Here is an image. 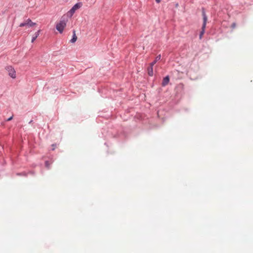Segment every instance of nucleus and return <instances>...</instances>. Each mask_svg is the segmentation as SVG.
<instances>
[{"instance_id": "5", "label": "nucleus", "mask_w": 253, "mask_h": 253, "mask_svg": "<svg viewBox=\"0 0 253 253\" xmlns=\"http://www.w3.org/2000/svg\"><path fill=\"white\" fill-rule=\"evenodd\" d=\"M169 82V76H167L163 79L162 83V85L163 86H165L166 85H167L168 84Z\"/></svg>"}, {"instance_id": "1", "label": "nucleus", "mask_w": 253, "mask_h": 253, "mask_svg": "<svg viewBox=\"0 0 253 253\" xmlns=\"http://www.w3.org/2000/svg\"><path fill=\"white\" fill-rule=\"evenodd\" d=\"M202 16H203V23L202 27V30L200 32V34L199 35V38L200 39H202L203 34L205 33V28H206V26L207 19H208L207 16L206 14L205 9L204 8H202Z\"/></svg>"}, {"instance_id": "8", "label": "nucleus", "mask_w": 253, "mask_h": 253, "mask_svg": "<svg viewBox=\"0 0 253 253\" xmlns=\"http://www.w3.org/2000/svg\"><path fill=\"white\" fill-rule=\"evenodd\" d=\"M77 37L76 35L75 31L74 30L73 37H72V39L71 40L70 42L72 43H74L77 41Z\"/></svg>"}, {"instance_id": "12", "label": "nucleus", "mask_w": 253, "mask_h": 253, "mask_svg": "<svg viewBox=\"0 0 253 253\" xmlns=\"http://www.w3.org/2000/svg\"><path fill=\"white\" fill-rule=\"evenodd\" d=\"M56 145H57L56 144H52V145H51V147H52L51 149H52V150H55V148L56 147Z\"/></svg>"}, {"instance_id": "6", "label": "nucleus", "mask_w": 253, "mask_h": 253, "mask_svg": "<svg viewBox=\"0 0 253 253\" xmlns=\"http://www.w3.org/2000/svg\"><path fill=\"white\" fill-rule=\"evenodd\" d=\"M153 65H151V64H150V65L147 68V72L150 76H153Z\"/></svg>"}, {"instance_id": "15", "label": "nucleus", "mask_w": 253, "mask_h": 253, "mask_svg": "<svg viewBox=\"0 0 253 253\" xmlns=\"http://www.w3.org/2000/svg\"><path fill=\"white\" fill-rule=\"evenodd\" d=\"M157 3H159L161 1V0H155Z\"/></svg>"}, {"instance_id": "7", "label": "nucleus", "mask_w": 253, "mask_h": 253, "mask_svg": "<svg viewBox=\"0 0 253 253\" xmlns=\"http://www.w3.org/2000/svg\"><path fill=\"white\" fill-rule=\"evenodd\" d=\"M40 32H41V31L39 30L38 31H37V32L35 33L34 36L33 37V38L32 39V41H31L32 42H34V41L36 40V39L39 36Z\"/></svg>"}, {"instance_id": "3", "label": "nucleus", "mask_w": 253, "mask_h": 253, "mask_svg": "<svg viewBox=\"0 0 253 253\" xmlns=\"http://www.w3.org/2000/svg\"><path fill=\"white\" fill-rule=\"evenodd\" d=\"M82 5V3L81 2H78L75 4L72 8L69 11V13L71 14V15H72L76 10L80 8Z\"/></svg>"}, {"instance_id": "16", "label": "nucleus", "mask_w": 253, "mask_h": 253, "mask_svg": "<svg viewBox=\"0 0 253 253\" xmlns=\"http://www.w3.org/2000/svg\"><path fill=\"white\" fill-rule=\"evenodd\" d=\"M32 121H32V120H31V121L29 122V124L32 123Z\"/></svg>"}, {"instance_id": "2", "label": "nucleus", "mask_w": 253, "mask_h": 253, "mask_svg": "<svg viewBox=\"0 0 253 253\" xmlns=\"http://www.w3.org/2000/svg\"><path fill=\"white\" fill-rule=\"evenodd\" d=\"M66 25V21L64 20H61L59 23H57L56 26V28L60 33H62L64 28Z\"/></svg>"}, {"instance_id": "10", "label": "nucleus", "mask_w": 253, "mask_h": 253, "mask_svg": "<svg viewBox=\"0 0 253 253\" xmlns=\"http://www.w3.org/2000/svg\"><path fill=\"white\" fill-rule=\"evenodd\" d=\"M27 23H28V26L32 27L36 24V23L33 22L30 19H28L26 20Z\"/></svg>"}, {"instance_id": "9", "label": "nucleus", "mask_w": 253, "mask_h": 253, "mask_svg": "<svg viewBox=\"0 0 253 253\" xmlns=\"http://www.w3.org/2000/svg\"><path fill=\"white\" fill-rule=\"evenodd\" d=\"M161 55H160H160H158V56L155 58V60H154V61H153L152 63H150V64H151V65H153V66H154V65L156 63V62H157V61H158L159 60H160L161 59Z\"/></svg>"}, {"instance_id": "14", "label": "nucleus", "mask_w": 253, "mask_h": 253, "mask_svg": "<svg viewBox=\"0 0 253 253\" xmlns=\"http://www.w3.org/2000/svg\"><path fill=\"white\" fill-rule=\"evenodd\" d=\"M12 119H13V116L9 117V118H8L6 121H10L12 120Z\"/></svg>"}, {"instance_id": "11", "label": "nucleus", "mask_w": 253, "mask_h": 253, "mask_svg": "<svg viewBox=\"0 0 253 253\" xmlns=\"http://www.w3.org/2000/svg\"><path fill=\"white\" fill-rule=\"evenodd\" d=\"M28 23H27V22L26 21L25 22L21 23L20 24L19 26L20 27H24V26L28 25Z\"/></svg>"}, {"instance_id": "4", "label": "nucleus", "mask_w": 253, "mask_h": 253, "mask_svg": "<svg viewBox=\"0 0 253 253\" xmlns=\"http://www.w3.org/2000/svg\"><path fill=\"white\" fill-rule=\"evenodd\" d=\"M6 70L8 72V74L11 78L13 79L16 78L15 71L12 66H7Z\"/></svg>"}, {"instance_id": "13", "label": "nucleus", "mask_w": 253, "mask_h": 253, "mask_svg": "<svg viewBox=\"0 0 253 253\" xmlns=\"http://www.w3.org/2000/svg\"><path fill=\"white\" fill-rule=\"evenodd\" d=\"M236 26V24L235 23H233L231 26V27L232 28V29H234Z\"/></svg>"}]
</instances>
